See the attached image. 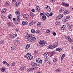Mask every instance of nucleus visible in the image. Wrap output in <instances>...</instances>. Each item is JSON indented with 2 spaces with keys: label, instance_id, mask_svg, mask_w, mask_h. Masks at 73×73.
<instances>
[{
  "label": "nucleus",
  "instance_id": "nucleus-28",
  "mask_svg": "<svg viewBox=\"0 0 73 73\" xmlns=\"http://www.w3.org/2000/svg\"><path fill=\"white\" fill-rule=\"evenodd\" d=\"M30 46V44H28L26 46V47H25V49H28L29 48V47Z\"/></svg>",
  "mask_w": 73,
  "mask_h": 73
},
{
  "label": "nucleus",
  "instance_id": "nucleus-2",
  "mask_svg": "<svg viewBox=\"0 0 73 73\" xmlns=\"http://www.w3.org/2000/svg\"><path fill=\"white\" fill-rule=\"evenodd\" d=\"M46 42L44 40H41L39 41L38 43H37V45H39L40 47H43L45 46Z\"/></svg>",
  "mask_w": 73,
  "mask_h": 73
},
{
  "label": "nucleus",
  "instance_id": "nucleus-45",
  "mask_svg": "<svg viewBox=\"0 0 73 73\" xmlns=\"http://www.w3.org/2000/svg\"><path fill=\"white\" fill-rule=\"evenodd\" d=\"M31 53H27L26 55L25 56H29V55H31Z\"/></svg>",
  "mask_w": 73,
  "mask_h": 73
},
{
  "label": "nucleus",
  "instance_id": "nucleus-58",
  "mask_svg": "<svg viewBox=\"0 0 73 73\" xmlns=\"http://www.w3.org/2000/svg\"><path fill=\"white\" fill-rule=\"evenodd\" d=\"M53 35L54 36H55V35H56V33L55 32H54L53 34Z\"/></svg>",
  "mask_w": 73,
  "mask_h": 73
},
{
  "label": "nucleus",
  "instance_id": "nucleus-15",
  "mask_svg": "<svg viewBox=\"0 0 73 73\" xmlns=\"http://www.w3.org/2000/svg\"><path fill=\"white\" fill-rule=\"evenodd\" d=\"M31 32L33 33H34L35 35H36L37 33V32H36L35 30L33 29H32L31 30Z\"/></svg>",
  "mask_w": 73,
  "mask_h": 73
},
{
  "label": "nucleus",
  "instance_id": "nucleus-10",
  "mask_svg": "<svg viewBox=\"0 0 73 73\" xmlns=\"http://www.w3.org/2000/svg\"><path fill=\"white\" fill-rule=\"evenodd\" d=\"M69 13V11H68V10H65L64 11L63 13L64 15H66Z\"/></svg>",
  "mask_w": 73,
  "mask_h": 73
},
{
  "label": "nucleus",
  "instance_id": "nucleus-40",
  "mask_svg": "<svg viewBox=\"0 0 73 73\" xmlns=\"http://www.w3.org/2000/svg\"><path fill=\"white\" fill-rule=\"evenodd\" d=\"M32 25H33V22H32V21H31L30 22L29 25L30 26H31Z\"/></svg>",
  "mask_w": 73,
  "mask_h": 73
},
{
  "label": "nucleus",
  "instance_id": "nucleus-22",
  "mask_svg": "<svg viewBox=\"0 0 73 73\" xmlns=\"http://www.w3.org/2000/svg\"><path fill=\"white\" fill-rule=\"evenodd\" d=\"M5 68L2 67L1 68V70L2 72H5Z\"/></svg>",
  "mask_w": 73,
  "mask_h": 73
},
{
  "label": "nucleus",
  "instance_id": "nucleus-17",
  "mask_svg": "<svg viewBox=\"0 0 73 73\" xmlns=\"http://www.w3.org/2000/svg\"><path fill=\"white\" fill-rule=\"evenodd\" d=\"M46 9L48 11L50 12V7L49 6H47L46 7Z\"/></svg>",
  "mask_w": 73,
  "mask_h": 73
},
{
  "label": "nucleus",
  "instance_id": "nucleus-4",
  "mask_svg": "<svg viewBox=\"0 0 73 73\" xmlns=\"http://www.w3.org/2000/svg\"><path fill=\"white\" fill-rule=\"evenodd\" d=\"M31 66H32V67H35V68H34V69H37L38 68V67H37V66H38V65L36 63L34 62H32L31 63Z\"/></svg>",
  "mask_w": 73,
  "mask_h": 73
},
{
  "label": "nucleus",
  "instance_id": "nucleus-35",
  "mask_svg": "<svg viewBox=\"0 0 73 73\" xmlns=\"http://www.w3.org/2000/svg\"><path fill=\"white\" fill-rule=\"evenodd\" d=\"M66 19H67L68 20V19H69L70 18V16L69 15L67 16L66 17Z\"/></svg>",
  "mask_w": 73,
  "mask_h": 73
},
{
  "label": "nucleus",
  "instance_id": "nucleus-61",
  "mask_svg": "<svg viewBox=\"0 0 73 73\" xmlns=\"http://www.w3.org/2000/svg\"><path fill=\"white\" fill-rule=\"evenodd\" d=\"M4 15H1V17L3 19H4Z\"/></svg>",
  "mask_w": 73,
  "mask_h": 73
},
{
  "label": "nucleus",
  "instance_id": "nucleus-44",
  "mask_svg": "<svg viewBox=\"0 0 73 73\" xmlns=\"http://www.w3.org/2000/svg\"><path fill=\"white\" fill-rule=\"evenodd\" d=\"M46 32L48 33H49V32H50V30L49 29H47L46 30Z\"/></svg>",
  "mask_w": 73,
  "mask_h": 73
},
{
  "label": "nucleus",
  "instance_id": "nucleus-34",
  "mask_svg": "<svg viewBox=\"0 0 73 73\" xmlns=\"http://www.w3.org/2000/svg\"><path fill=\"white\" fill-rule=\"evenodd\" d=\"M41 22H38L37 23V26L38 27H40V26H41Z\"/></svg>",
  "mask_w": 73,
  "mask_h": 73
},
{
  "label": "nucleus",
  "instance_id": "nucleus-49",
  "mask_svg": "<svg viewBox=\"0 0 73 73\" xmlns=\"http://www.w3.org/2000/svg\"><path fill=\"white\" fill-rule=\"evenodd\" d=\"M32 22H33V24H36V21H33Z\"/></svg>",
  "mask_w": 73,
  "mask_h": 73
},
{
  "label": "nucleus",
  "instance_id": "nucleus-24",
  "mask_svg": "<svg viewBox=\"0 0 73 73\" xmlns=\"http://www.w3.org/2000/svg\"><path fill=\"white\" fill-rule=\"evenodd\" d=\"M39 63H38L37 64L38 65H40L41 64H42V61L41 60H40L38 62Z\"/></svg>",
  "mask_w": 73,
  "mask_h": 73
},
{
  "label": "nucleus",
  "instance_id": "nucleus-47",
  "mask_svg": "<svg viewBox=\"0 0 73 73\" xmlns=\"http://www.w3.org/2000/svg\"><path fill=\"white\" fill-rule=\"evenodd\" d=\"M7 63V62L6 61H4L3 62V64H5L6 65V64Z\"/></svg>",
  "mask_w": 73,
  "mask_h": 73
},
{
  "label": "nucleus",
  "instance_id": "nucleus-32",
  "mask_svg": "<svg viewBox=\"0 0 73 73\" xmlns=\"http://www.w3.org/2000/svg\"><path fill=\"white\" fill-rule=\"evenodd\" d=\"M63 22V23H65L66 21H68V19H63L62 20Z\"/></svg>",
  "mask_w": 73,
  "mask_h": 73
},
{
  "label": "nucleus",
  "instance_id": "nucleus-18",
  "mask_svg": "<svg viewBox=\"0 0 73 73\" xmlns=\"http://www.w3.org/2000/svg\"><path fill=\"white\" fill-rule=\"evenodd\" d=\"M56 51H58L59 52H61L62 50V49L61 48H58L56 49Z\"/></svg>",
  "mask_w": 73,
  "mask_h": 73
},
{
  "label": "nucleus",
  "instance_id": "nucleus-39",
  "mask_svg": "<svg viewBox=\"0 0 73 73\" xmlns=\"http://www.w3.org/2000/svg\"><path fill=\"white\" fill-rule=\"evenodd\" d=\"M16 64L15 62H12L11 63V66H15Z\"/></svg>",
  "mask_w": 73,
  "mask_h": 73
},
{
  "label": "nucleus",
  "instance_id": "nucleus-53",
  "mask_svg": "<svg viewBox=\"0 0 73 73\" xmlns=\"http://www.w3.org/2000/svg\"><path fill=\"white\" fill-rule=\"evenodd\" d=\"M65 56V54H63L62 56V57H63V58H64Z\"/></svg>",
  "mask_w": 73,
  "mask_h": 73
},
{
  "label": "nucleus",
  "instance_id": "nucleus-27",
  "mask_svg": "<svg viewBox=\"0 0 73 73\" xmlns=\"http://www.w3.org/2000/svg\"><path fill=\"white\" fill-rule=\"evenodd\" d=\"M65 25H64L62 27H61V30H64V29H65Z\"/></svg>",
  "mask_w": 73,
  "mask_h": 73
},
{
  "label": "nucleus",
  "instance_id": "nucleus-3",
  "mask_svg": "<svg viewBox=\"0 0 73 73\" xmlns=\"http://www.w3.org/2000/svg\"><path fill=\"white\" fill-rule=\"evenodd\" d=\"M58 43L55 42V44H53L52 45H50L49 48H50V49H53V48L57 47V46H58Z\"/></svg>",
  "mask_w": 73,
  "mask_h": 73
},
{
  "label": "nucleus",
  "instance_id": "nucleus-6",
  "mask_svg": "<svg viewBox=\"0 0 73 73\" xmlns=\"http://www.w3.org/2000/svg\"><path fill=\"white\" fill-rule=\"evenodd\" d=\"M25 57L29 60H31L33 58V56L30 55L29 56H25Z\"/></svg>",
  "mask_w": 73,
  "mask_h": 73
},
{
  "label": "nucleus",
  "instance_id": "nucleus-62",
  "mask_svg": "<svg viewBox=\"0 0 73 73\" xmlns=\"http://www.w3.org/2000/svg\"><path fill=\"white\" fill-rule=\"evenodd\" d=\"M55 1V0H52L51 1V2H52V3H54Z\"/></svg>",
  "mask_w": 73,
  "mask_h": 73
},
{
  "label": "nucleus",
  "instance_id": "nucleus-13",
  "mask_svg": "<svg viewBox=\"0 0 73 73\" xmlns=\"http://www.w3.org/2000/svg\"><path fill=\"white\" fill-rule=\"evenodd\" d=\"M22 24L23 25H28V22L27 21H23L22 22Z\"/></svg>",
  "mask_w": 73,
  "mask_h": 73
},
{
  "label": "nucleus",
  "instance_id": "nucleus-11",
  "mask_svg": "<svg viewBox=\"0 0 73 73\" xmlns=\"http://www.w3.org/2000/svg\"><path fill=\"white\" fill-rule=\"evenodd\" d=\"M9 27H13V25L11 22H9L7 23Z\"/></svg>",
  "mask_w": 73,
  "mask_h": 73
},
{
  "label": "nucleus",
  "instance_id": "nucleus-21",
  "mask_svg": "<svg viewBox=\"0 0 73 73\" xmlns=\"http://www.w3.org/2000/svg\"><path fill=\"white\" fill-rule=\"evenodd\" d=\"M25 37H26V38H27V39H29V38H30V37H29V34H27L26 35Z\"/></svg>",
  "mask_w": 73,
  "mask_h": 73
},
{
  "label": "nucleus",
  "instance_id": "nucleus-8",
  "mask_svg": "<svg viewBox=\"0 0 73 73\" xmlns=\"http://www.w3.org/2000/svg\"><path fill=\"white\" fill-rule=\"evenodd\" d=\"M23 17L25 19H28L29 17V15L27 14H24L23 15Z\"/></svg>",
  "mask_w": 73,
  "mask_h": 73
},
{
  "label": "nucleus",
  "instance_id": "nucleus-37",
  "mask_svg": "<svg viewBox=\"0 0 73 73\" xmlns=\"http://www.w3.org/2000/svg\"><path fill=\"white\" fill-rule=\"evenodd\" d=\"M73 27V25L72 24H70V25L69 26V29H71L72 28V27Z\"/></svg>",
  "mask_w": 73,
  "mask_h": 73
},
{
  "label": "nucleus",
  "instance_id": "nucleus-29",
  "mask_svg": "<svg viewBox=\"0 0 73 73\" xmlns=\"http://www.w3.org/2000/svg\"><path fill=\"white\" fill-rule=\"evenodd\" d=\"M62 17H63V14H60L59 15V19H62Z\"/></svg>",
  "mask_w": 73,
  "mask_h": 73
},
{
  "label": "nucleus",
  "instance_id": "nucleus-60",
  "mask_svg": "<svg viewBox=\"0 0 73 73\" xmlns=\"http://www.w3.org/2000/svg\"><path fill=\"white\" fill-rule=\"evenodd\" d=\"M31 11H32V12H35V10L34 9H33L31 10Z\"/></svg>",
  "mask_w": 73,
  "mask_h": 73
},
{
  "label": "nucleus",
  "instance_id": "nucleus-57",
  "mask_svg": "<svg viewBox=\"0 0 73 73\" xmlns=\"http://www.w3.org/2000/svg\"><path fill=\"white\" fill-rule=\"evenodd\" d=\"M34 53H35L36 54V53H37V50H35V51H34Z\"/></svg>",
  "mask_w": 73,
  "mask_h": 73
},
{
  "label": "nucleus",
  "instance_id": "nucleus-26",
  "mask_svg": "<svg viewBox=\"0 0 73 73\" xmlns=\"http://www.w3.org/2000/svg\"><path fill=\"white\" fill-rule=\"evenodd\" d=\"M41 59H40V58H37L36 59V62H37V63H39V61Z\"/></svg>",
  "mask_w": 73,
  "mask_h": 73
},
{
  "label": "nucleus",
  "instance_id": "nucleus-31",
  "mask_svg": "<svg viewBox=\"0 0 73 73\" xmlns=\"http://www.w3.org/2000/svg\"><path fill=\"white\" fill-rule=\"evenodd\" d=\"M46 17L45 15H43L42 17V19L44 20H46Z\"/></svg>",
  "mask_w": 73,
  "mask_h": 73
},
{
  "label": "nucleus",
  "instance_id": "nucleus-55",
  "mask_svg": "<svg viewBox=\"0 0 73 73\" xmlns=\"http://www.w3.org/2000/svg\"><path fill=\"white\" fill-rule=\"evenodd\" d=\"M53 15V13H50V16H52V15Z\"/></svg>",
  "mask_w": 73,
  "mask_h": 73
},
{
  "label": "nucleus",
  "instance_id": "nucleus-50",
  "mask_svg": "<svg viewBox=\"0 0 73 73\" xmlns=\"http://www.w3.org/2000/svg\"><path fill=\"white\" fill-rule=\"evenodd\" d=\"M43 55L44 57L45 58V57H46L47 56V54H46L45 53Z\"/></svg>",
  "mask_w": 73,
  "mask_h": 73
},
{
  "label": "nucleus",
  "instance_id": "nucleus-42",
  "mask_svg": "<svg viewBox=\"0 0 73 73\" xmlns=\"http://www.w3.org/2000/svg\"><path fill=\"white\" fill-rule=\"evenodd\" d=\"M60 71H61L60 69H56V72H60Z\"/></svg>",
  "mask_w": 73,
  "mask_h": 73
},
{
  "label": "nucleus",
  "instance_id": "nucleus-25",
  "mask_svg": "<svg viewBox=\"0 0 73 73\" xmlns=\"http://www.w3.org/2000/svg\"><path fill=\"white\" fill-rule=\"evenodd\" d=\"M45 15H46V16H47V17H49V16H50V14H49V13H44Z\"/></svg>",
  "mask_w": 73,
  "mask_h": 73
},
{
  "label": "nucleus",
  "instance_id": "nucleus-51",
  "mask_svg": "<svg viewBox=\"0 0 73 73\" xmlns=\"http://www.w3.org/2000/svg\"><path fill=\"white\" fill-rule=\"evenodd\" d=\"M55 54V52H52L51 53V54H52V55H53V54Z\"/></svg>",
  "mask_w": 73,
  "mask_h": 73
},
{
  "label": "nucleus",
  "instance_id": "nucleus-30",
  "mask_svg": "<svg viewBox=\"0 0 73 73\" xmlns=\"http://www.w3.org/2000/svg\"><path fill=\"white\" fill-rule=\"evenodd\" d=\"M8 18L9 19H10V20H11V19L12 18V15L11 14L9 15Z\"/></svg>",
  "mask_w": 73,
  "mask_h": 73
},
{
  "label": "nucleus",
  "instance_id": "nucleus-1",
  "mask_svg": "<svg viewBox=\"0 0 73 73\" xmlns=\"http://www.w3.org/2000/svg\"><path fill=\"white\" fill-rule=\"evenodd\" d=\"M15 14L16 16H17V17L16 18V21L14 22V23L15 25H18L19 24L20 20L21 19V18H20L21 15H20V13H19V11H18L15 12Z\"/></svg>",
  "mask_w": 73,
  "mask_h": 73
},
{
  "label": "nucleus",
  "instance_id": "nucleus-64",
  "mask_svg": "<svg viewBox=\"0 0 73 73\" xmlns=\"http://www.w3.org/2000/svg\"><path fill=\"white\" fill-rule=\"evenodd\" d=\"M6 65H7V66H10L9 65V64H8V63H7L6 64Z\"/></svg>",
  "mask_w": 73,
  "mask_h": 73
},
{
  "label": "nucleus",
  "instance_id": "nucleus-59",
  "mask_svg": "<svg viewBox=\"0 0 73 73\" xmlns=\"http://www.w3.org/2000/svg\"><path fill=\"white\" fill-rule=\"evenodd\" d=\"M16 31H19V28H17L16 29Z\"/></svg>",
  "mask_w": 73,
  "mask_h": 73
},
{
  "label": "nucleus",
  "instance_id": "nucleus-36",
  "mask_svg": "<svg viewBox=\"0 0 73 73\" xmlns=\"http://www.w3.org/2000/svg\"><path fill=\"white\" fill-rule=\"evenodd\" d=\"M53 61L54 62H56L57 61V60L56 58H54L53 59Z\"/></svg>",
  "mask_w": 73,
  "mask_h": 73
},
{
  "label": "nucleus",
  "instance_id": "nucleus-20",
  "mask_svg": "<svg viewBox=\"0 0 73 73\" xmlns=\"http://www.w3.org/2000/svg\"><path fill=\"white\" fill-rule=\"evenodd\" d=\"M56 24L57 25H60V21H57L55 22Z\"/></svg>",
  "mask_w": 73,
  "mask_h": 73
},
{
  "label": "nucleus",
  "instance_id": "nucleus-16",
  "mask_svg": "<svg viewBox=\"0 0 73 73\" xmlns=\"http://www.w3.org/2000/svg\"><path fill=\"white\" fill-rule=\"evenodd\" d=\"M6 11H7V9L5 8L3 9L1 11V13H5L6 12Z\"/></svg>",
  "mask_w": 73,
  "mask_h": 73
},
{
  "label": "nucleus",
  "instance_id": "nucleus-46",
  "mask_svg": "<svg viewBox=\"0 0 73 73\" xmlns=\"http://www.w3.org/2000/svg\"><path fill=\"white\" fill-rule=\"evenodd\" d=\"M34 36V35H33L29 34V36L30 37V38H31V37H32V36Z\"/></svg>",
  "mask_w": 73,
  "mask_h": 73
},
{
  "label": "nucleus",
  "instance_id": "nucleus-19",
  "mask_svg": "<svg viewBox=\"0 0 73 73\" xmlns=\"http://www.w3.org/2000/svg\"><path fill=\"white\" fill-rule=\"evenodd\" d=\"M34 70V68H31L28 70L27 71H28V72H31V71H32V70Z\"/></svg>",
  "mask_w": 73,
  "mask_h": 73
},
{
  "label": "nucleus",
  "instance_id": "nucleus-33",
  "mask_svg": "<svg viewBox=\"0 0 73 73\" xmlns=\"http://www.w3.org/2000/svg\"><path fill=\"white\" fill-rule=\"evenodd\" d=\"M65 10V9L63 8H61V9H60V12H62V11H64Z\"/></svg>",
  "mask_w": 73,
  "mask_h": 73
},
{
  "label": "nucleus",
  "instance_id": "nucleus-63",
  "mask_svg": "<svg viewBox=\"0 0 73 73\" xmlns=\"http://www.w3.org/2000/svg\"><path fill=\"white\" fill-rule=\"evenodd\" d=\"M61 59L62 60H64V57H61Z\"/></svg>",
  "mask_w": 73,
  "mask_h": 73
},
{
  "label": "nucleus",
  "instance_id": "nucleus-48",
  "mask_svg": "<svg viewBox=\"0 0 73 73\" xmlns=\"http://www.w3.org/2000/svg\"><path fill=\"white\" fill-rule=\"evenodd\" d=\"M6 4L7 5H10V3L9 2H6Z\"/></svg>",
  "mask_w": 73,
  "mask_h": 73
},
{
  "label": "nucleus",
  "instance_id": "nucleus-41",
  "mask_svg": "<svg viewBox=\"0 0 73 73\" xmlns=\"http://www.w3.org/2000/svg\"><path fill=\"white\" fill-rule=\"evenodd\" d=\"M25 66H23L21 67L20 69H22V70H24V69H25Z\"/></svg>",
  "mask_w": 73,
  "mask_h": 73
},
{
  "label": "nucleus",
  "instance_id": "nucleus-12",
  "mask_svg": "<svg viewBox=\"0 0 73 73\" xmlns=\"http://www.w3.org/2000/svg\"><path fill=\"white\" fill-rule=\"evenodd\" d=\"M36 9L38 12H40V8L38 6H36Z\"/></svg>",
  "mask_w": 73,
  "mask_h": 73
},
{
  "label": "nucleus",
  "instance_id": "nucleus-7",
  "mask_svg": "<svg viewBox=\"0 0 73 73\" xmlns=\"http://www.w3.org/2000/svg\"><path fill=\"white\" fill-rule=\"evenodd\" d=\"M36 38L32 37L30 38V39H28V41H29L32 42V41H35V40H36Z\"/></svg>",
  "mask_w": 73,
  "mask_h": 73
},
{
  "label": "nucleus",
  "instance_id": "nucleus-23",
  "mask_svg": "<svg viewBox=\"0 0 73 73\" xmlns=\"http://www.w3.org/2000/svg\"><path fill=\"white\" fill-rule=\"evenodd\" d=\"M16 36H17V34H15L12 35V38H15V37H16Z\"/></svg>",
  "mask_w": 73,
  "mask_h": 73
},
{
  "label": "nucleus",
  "instance_id": "nucleus-54",
  "mask_svg": "<svg viewBox=\"0 0 73 73\" xmlns=\"http://www.w3.org/2000/svg\"><path fill=\"white\" fill-rule=\"evenodd\" d=\"M36 73H42V72L40 71H37Z\"/></svg>",
  "mask_w": 73,
  "mask_h": 73
},
{
  "label": "nucleus",
  "instance_id": "nucleus-14",
  "mask_svg": "<svg viewBox=\"0 0 73 73\" xmlns=\"http://www.w3.org/2000/svg\"><path fill=\"white\" fill-rule=\"evenodd\" d=\"M21 4V2H20V1H18V2H17V3L15 4V5L16 6L18 7L19 5H20Z\"/></svg>",
  "mask_w": 73,
  "mask_h": 73
},
{
  "label": "nucleus",
  "instance_id": "nucleus-52",
  "mask_svg": "<svg viewBox=\"0 0 73 73\" xmlns=\"http://www.w3.org/2000/svg\"><path fill=\"white\" fill-rule=\"evenodd\" d=\"M30 16L31 17H32L33 16V13H32L31 12V13H30Z\"/></svg>",
  "mask_w": 73,
  "mask_h": 73
},
{
  "label": "nucleus",
  "instance_id": "nucleus-9",
  "mask_svg": "<svg viewBox=\"0 0 73 73\" xmlns=\"http://www.w3.org/2000/svg\"><path fill=\"white\" fill-rule=\"evenodd\" d=\"M62 5H63V6L66 7H69V5L67 3H62Z\"/></svg>",
  "mask_w": 73,
  "mask_h": 73
},
{
  "label": "nucleus",
  "instance_id": "nucleus-43",
  "mask_svg": "<svg viewBox=\"0 0 73 73\" xmlns=\"http://www.w3.org/2000/svg\"><path fill=\"white\" fill-rule=\"evenodd\" d=\"M4 42V40H2L0 42V44H3V43Z\"/></svg>",
  "mask_w": 73,
  "mask_h": 73
},
{
  "label": "nucleus",
  "instance_id": "nucleus-56",
  "mask_svg": "<svg viewBox=\"0 0 73 73\" xmlns=\"http://www.w3.org/2000/svg\"><path fill=\"white\" fill-rule=\"evenodd\" d=\"M45 15V13H41L40 14V16H42V15Z\"/></svg>",
  "mask_w": 73,
  "mask_h": 73
},
{
  "label": "nucleus",
  "instance_id": "nucleus-38",
  "mask_svg": "<svg viewBox=\"0 0 73 73\" xmlns=\"http://www.w3.org/2000/svg\"><path fill=\"white\" fill-rule=\"evenodd\" d=\"M38 33L39 35H41V32L40 31H37L36 32V33Z\"/></svg>",
  "mask_w": 73,
  "mask_h": 73
},
{
  "label": "nucleus",
  "instance_id": "nucleus-5",
  "mask_svg": "<svg viewBox=\"0 0 73 73\" xmlns=\"http://www.w3.org/2000/svg\"><path fill=\"white\" fill-rule=\"evenodd\" d=\"M65 38L67 40H68V41H69V42H73V40L70 37V36H65Z\"/></svg>",
  "mask_w": 73,
  "mask_h": 73
}]
</instances>
